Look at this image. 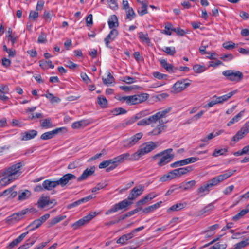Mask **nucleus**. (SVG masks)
Listing matches in <instances>:
<instances>
[{"label": "nucleus", "mask_w": 249, "mask_h": 249, "mask_svg": "<svg viewBox=\"0 0 249 249\" xmlns=\"http://www.w3.org/2000/svg\"><path fill=\"white\" fill-rule=\"evenodd\" d=\"M144 190V186L142 184L139 185L138 187H134L129 194L127 199H124L118 203L114 205L109 210L106 211L105 214L109 215L131 205L133 203L132 201L142 195Z\"/></svg>", "instance_id": "f257e3e1"}, {"label": "nucleus", "mask_w": 249, "mask_h": 249, "mask_svg": "<svg viewBox=\"0 0 249 249\" xmlns=\"http://www.w3.org/2000/svg\"><path fill=\"white\" fill-rule=\"evenodd\" d=\"M129 157V153L122 154L112 159H109L101 162L99 165L100 169L106 168L107 172L116 168L119 164L123 163Z\"/></svg>", "instance_id": "f03ea898"}, {"label": "nucleus", "mask_w": 249, "mask_h": 249, "mask_svg": "<svg viewBox=\"0 0 249 249\" xmlns=\"http://www.w3.org/2000/svg\"><path fill=\"white\" fill-rule=\"evenodd\" d=\"M158 146V145L152 141L146 142L132 155H130L129 153L127 160L130 161L138 160L142 156L149 153Z\"/></svg>", "instance_id": "7ed1b4c3"}, {"label": "nucleus", "mask_w": 249, "mask_h": 249, "mask_svg": "<svg viewBox=\"0 0 249 249\" xmlns=\"http://www.w3.org/2000/svg\"><path fill=\"white\" fill-rule=\"evenodd\" d=\"M149 97L148 94L142 93L134 95L120 97L119 100L122 102H125L128 105H135L145 102Z\"/></svg>", "instance_id": "20e7f679"}, {"label": "nucleus", "mask_w": 249, "mask_h": 249, "mask_svg": "<svg viewBox=\"0 0 249 249\" xmlns=\"http://www.w3.org/2000/svg\"><path fill=\"white\" fill-rule=\"evenodd\" d=\"M173 149L168 148L163 150L152 156L153 160H156L158 157H160L158 162V165L162 167L170 162L174 157V154L172 153Z\"/></svg>", "instance_id": "39448f33"}, {"label": "nucleus", "mask_w": 249, "mask_h": 249, "mask_svg": "<svg viewBox=\"0 0 249 249\" xmlns=\"http://www.w3.org/2000/svg\"><path fill=\"white\" fill-rule=\"evenodd\" d=\"M22 167V163L18 162L6 169L4 172L5 177L2 179V180L7 179L8 181H11L15 179L16 176H18L20 175L21 172H20V170Z\"/></svg>", "instance_id": "423d86ee"}, {"label": "nucleus", "mask_w": 249, "mask_h": 249, "mask_svg": "<svg viewBox=\"0 0 249 249\" xmlns=\"http://www.w3.org/2000/svg\"><path fill=\"white\" fill-rule=\"evenodd\" d=\"M222 74L227 80L235 83L240 82L244 76L242 72L233 70L224 71L222 72Z\"/></svg>", "instance_id": "0eeeda50"}, {"label": "nucleus", "mask_w": 249, "mask_h": 249, "mask_svg": "<svg viewBox=\"0 0 249 249\" xmlns=\"http://www.w3.org/2000/svg\"><path fill=\"white\" fill-rule=\"evenodd\" d=\"M191 84V80L188 78L183 79L177 81L172 86L171 92L178 93L184 90Z\"/></svg>", "instance_id": "6e6552de"}, {"label": "nucleus", "mask_w": 249, "mask_h": 249, "mask_svg": "<svg viewBox=\"0 0 249 249\" xmlns=\"http://www.w3.org/2000/svg\"><path fill=\"white\" fill-rule=\"evenodd\" d=\"M142 136L143 134L142 132L136 133L130 138L123 140L121 143L124 148H130L136 144Z\"/></svg>", "instance_id": "1a4fd4ad"}, {"label": "nucleus", "mask_w": 249, "mask_h": 249, "mask_svg": "<svg viewBox=\"0 0 249 249\" xmlns=\"http://www.w3.org/2000/svg\"><path fill=\"white\" fill-rule=\"evenodd\" d=\"M236 171V170H229L227 171L226 173L218 175L212 179L210 180L208 182L210 187H212L214 186L217 185L219 182H222V181L225 180L228 178L231 175H232Z\"/></svg>", "instance_id": "9d476101"}, {"label": "nucleus", "mask_w": 249, "mask_h": 249, "mask_svg": "<svg viewBox=\"0 0 249 249\" xmlns=\"http://www.w3.org/2000/svg\"><path fill=\"white\" fill-rule=\"evenodd\" d=\"M97 213L95 212H90L89 214L85 216L82 218L73 223L71 226L73 230H77L82 226L85 225L92 219L96 215Z\"/></svg>", "instance_id": "9b49d317"}, {"label": "nucleus", "mask_w": 249, "mask_h": 249, "mask_svg": "<svg viewBox=\"0 0 249 249\" xmlns=\"http://www.w3.org/2000/svg\"><path fill=\"white\" fill-rule=\"evenodd\" d=\"M144 227L143 226H141L137 228H136L132 231L131 232L128 234H124L120 237L116 241L118 244H121L122 245L126 244V242L132 239L134 236V234L136 232H139L142 230L144 229Z\"/></svg>", "instance_id": "f8f14e48"}, {"label": "nucleus", "mask_w": 249, "mask_h": 249, "mask_svg": "<svg viewBox=\"0 0 249 249\" xmlns=\"http://www.w3.org/2000/svg\"><path fill=\"white\" fill-rule=\"evenodd\" d=\"M29 210L28 209L22 210L18 213H14L10 216H8L6 221L7 223H11L13 221H18L23 218Z\"/></svg>", "instance_id": "ddd939ff"}, {"label": "nucleus", "mask_w": 249, "mask_h": 249, "mask_svg": "<svg viewBox=\"0 0 249 249\" xmlns=\"http://www.w3.org/2000/svg\"><path fill=\"white\" fill-rule=\"evenodd\" d=\"M52 204L54 206L56 204V201L55 199H50L49 196H41L37 201L38 207L39 208H44L47 206Z\"/></svg>", "instance_id": "4468645a"}, {"label": "nucleus", "mask_w": 249, "mask_h": 249, "mask_svg": "<svg viewBox=\"0 0 249 249\" xmlns=\"http://www.w3.org/2000/svg\"><path fill=\"white\" fill-rule=\"evenodd\" d=\"M170 111L169 109H166L162 111H159L154 115L146 118L148 124L149 125L152 123H156L158 120L165 117L166 113Z\"/></svg>", "instance_id": "2eb2a0df"}, {"label": "nucleus", "mask_w": 249, "mask_h": 249, "mask_svg": "<svg viewBox=\"0 0 249 249\" xmlns=\"http://www.w3.org/2000/svg\"><path fill=\"white\" fill-rule=\"evenodd\" d=\"M249 131L248 129L244 124L241 128L232 138L231 142H233L234 144L235 143L244 138L249 133Z\"/></svg>", "instance_id": "dca6fc26"}, {"label": "nucleus", "mask_w": 249, "mask_h": 249, "mask_svg": "<svg viewBox=\"0 0 249 249\" xmlns=\"http://www.w3.org/2000/svg\"><path fill=\"white\" fill-rule=\"evenodd\" d=\"M118 35V31L117 30L112 29L109 33L108 35L104 39L106 46L109 48H112V47L109 45V44L111 42L114 41L116 39Z\"/></svg>", "instance_id": "f3484780"}, {"label": "nucleus", "mask_w": 249, "mask_h": 249, "mask_svg": "<svg viewBox=\"0 0 249 249\" xmlns=\"http://www.w3.org/2000/svg\"><path fill=\"white\" fill-rule=\"evenodd\" d=\"M63 129H65V127H60L53 130L52 131L43 133L40 139L43 140H47L53 138L55 135L62 132Z\"/></svg>", "instance_id": "a211bd4d"}, {"label": "nucleus", "mask_w": 249, "mask_h": 249, "mask_svg": "<svg viewBox=\"0 0 249 249\" xmlns=\"http://www.w3.org/2000/svg\"><path fill=\"white\" fill-rule=\"evenodd\" d=\"M76 176L73 174L68 173L63 175L59 179L57 180L58 185L64 187L67 185L70 180L76 178Z\"/></svg>", "instance_id": "6ab92c4d"}, {"label": "nucleus", "mask_w": 249, "mask_h": 249, "mask_svg": "<svg viewBox=\"0 0 249 249\" xmlns=\"http://www.w3.org/2000/svg\"><path fill=\"white\" fill-rule=\"evenodd\" d=\"M37 135V131L36 130H30L21 133V141H28L34 138Z\"/></svg>", "instance_id": "aec40b11"}, {"label": "nucleus", "mask_w": 249, "mask_h": 249, "mask_svg": "<svg viewBox=\"0 0 249 249\" xmlns=\"http://www.w3.org/2000/svg\"><path fill=\"white\" fill-rule=\"evenodd\" d=\"M94 197L92 196V195H89L86 197H83L80 199H79L77 201H76L72 203H71L67 205V208L68 209H71L73 207H76L82 203L87 202L93 198Z\"/></svg>", "instance_id": "412c9836"}, {"label": "nucleus", "mask_w": 249, "mask_h": 249, "mask_svg": "<svg viewBox=\"0 0 249 249\" xmlns=\"http://www.w3.org/2000/svg\"><path fill=\"white\" fill-rule=\"evenodd\" d=\"M95 172V168L94 167H91L90 169L87 168L85 169L83 173L77 178V181L81 182L86 180L88 177L91 176Z\"/></svg>", "instance_id": "4be33fe9"}, {"label": "nucleus", "mask_w": 249, "mask_h": 249, "mask_svg": "<svg viewBox=\"0 0 249 249\" xmlns=\"http://www.w3.org/2000/svg\"><path fill=\"white\" fill-rule=\"evenodd\" d=\"M157 196V195L154 193H151L145 196L143 198L139 200L137 203L136 206L137 207L141 206L146 204L148 201L151 200Z\"/></svg>", "instance_id": "5701e85b"}, {"label": "nucleus", "mask_w": 249, "mask_h": 249, "mask_svg": "<svg viewBox=\"0 0 249 249\" xmlns=\"http://www.w3.org/2000/svg\"><path fill=\"white\" fill-rule=\"evenodd\" d=\"M43 185L45 190L51 191L58 185L57 180L52 181L47 179L43 182Z\"/></svg>", "instance_id": "b1692460"}, {"label": "nucleus", "mask_w": 249, "mask_h": 249, "mask_svg": "<svg viewBox=\"0 0 249 249\" xmlns=\"http://www.w3.org/2000/svg\"><path fill=\"white\" fill-rule=\"evenodd\" d=\"M196 184V182L194 180L187 182H183L180 184L178 188H181L183 191H190L193 189Z\"/></svg>", "instance_id": "393cba45"}, {"label": "nucleus", "mask_w": 249, "mask_h": 249, "mask_svg": "<svg viewBox=\"0 0 249 249\" xmlns=\"http://www.w3.org/2000/svg\"><path fill=\"white\" fill-rule=\"evenodd\" d=\"M137 2L141 4V6L139 7L137 12L140 16H143L147 13L148 3L147 1H141L137 0Z\"/></svg>", "instance_id": "a878e982"}, {"label": "nucleus", "mask_w": 249, "mask_h": 249, "mask_svg": "<svg viewBox=\"0 0 249 249\" xmlns=\"http://www.w3.org/2000/svg\"><path fill=\"white\" fill-rule=\"evenodd\" d=\"M108 27L110 29H115L119 26L118 18L115 15H112L108 21Z\"/></svg>", "instance_id": "bb28decb"}, {"label": "nucleus", "mask_w": 249, "mask_h": 249, "mask_svg": "<svg viewBox=\"0 0 249 249\" xmlns=\"http://www.w3.org/2000/svg\"><path fill=\"white\" fill-rule=\"evenodd\" d=\"M167 128L166 125L164 124H159L157 126L150 132L153 135H158L164 131Z\"/></svg>", "instance_id": "cd10ccee"}, {"label": "nucleus", "mask_w": 249, "mask_h": 249, "mask_svg": "<svg viewBox=\"0 0 249 249\" xmlns=\"http://www.w3.org/2000/svg\"><path fill=\"white\" fill-rule=\"evenodd\" d=\"M210 186L207 183L206 184L203 185L200 187L197 190V193L200 195V196H203L205 194H208L210 192Z\"/></svg>", "instance_id": "c85d7f7f"}, {"label": "nucleus", "mask_w": 249, "mask_h": 249, "mask_svg": "<svg viewBox=\"0 0 249 249\" xmlns=\"http://www.w3.org/2000/svg\"><path fill=\"white\" fill-rule=\"evenodd\" d=\"M31 192L28 190H25L24 191L18 192V200L23 201L29 198L31 196Z\"/></svg>", "instance_id": "c756f323"}, {"label": "nucleus", "mask_w": 249, "mask_h": 249, "mask_svg": "<svg viewBox=\"0 0 249 249\" xmlns=\"http://www.w3.org/2000/svg\"><path fill=\"white\" fill-rule=\"evenodd\" d=\"M235 93V91H231L227 94L224 95L220 97H216V95H214L213 97H215L216 98V100L218 104H221L224 102L227 101L229 98H230L232 96H233Z\"/></svg>", "instance_id": "7c9ffc66"}, {"label": "nucleus", "mask_w": 249, "mask_h": 249, "mask_svg": "<svg viewBox=\"0 0 249 249\" xmlns=\"http://www.w3.org/2000/svg\"><path fill=\"white\" fill-rule=\"evenodd\" d=\"M186 206V204L185 203H177L176 204L173 205L171 207L167 209V212L170 213L172 211H178L181 210L184 208Z\"/></svg>", "instance_id": "2f4dec72"}, {"label": "nucleus", "mask_w": 249, "mask_h": 249, "mask_svg": "<svg viewBox=\"0 0 249 249\" xmlns=\"http://www.w3.org/2000/svg\"><path fill=\"white\" fill-rule=\"evenodd\" d=\"M179 177L181 176L187 174L188 173L192 171L193 170V167L192 166H188L185 167H181L177 169Z\"/></svg>", "instance_id": "473e14b6"}, {"label": "nucleus", "mask_w": 249, "mask_h": 249, "mask_svg": "<svg viewBox=\"0 0 249 249\" xmlns=\"http://www.w3.org/2000/svg\"><path fill=\"white\" fill-rule=\"evenodd\" d=\"M162 203L161 201H159L152 205L149 206L143 209V213H147L153 212L158 208Z\"/></svg>", "instance_id": "72a5a7b5"}, {"label": "nucleus", "mask_w": 249, "mask_h": 249, "mask_svg": "<svg viewBox=\"0 0 249 249\" xmlns=\"http://www.w3.org/2000/svg\"><path fill=\"white\" fill-rule=\"evenodd\" d=\"M66 218V215H58L54 217L49 222V227H52L57 223L60 222L62 220H64Z\"/></svg>", "instance_id": "f704fd0d"}, {"label": "nucleus", "mask_w": 249, "mask_h": 249, "mask_svg": "<svg viewBox=\"0 0 249 249\" xmlns=\"http://www.w3.org/2000/svg\"><path fill=\"white\" fill-rule=\"evenodd\" d=\"M35 237H31L23 245L18 247V249H27L35 243Z\"/></svg>", "instance_id": "c9c22d12"}, {"label": "nucleus", "mask_w": 249, "mask_h": 249, "mask_svg": "<svg viewBox=\"0 0 249 249\" xmlns=\"http://www.w3.org/2000/svg\"><path fill=\"white\" fill-rule=\"evenodd\" d=\"M40 125L41 127L44 128H51L53 126L52 120L50 118H46L40 121Z\"/></svg>", "instance_id": "e433bc0d"}, {"label": "nucleus", "mask_w": 249, "mask_h": 249, "mask_svg": "<svg viewBox=\"0 0 249 249\" xmlns=\"http://www.w3.org/2000/svg\"><path fill=\"white\" fill-rule=\"evenodd\" d=\"M161 66L166 69L168 72H172L173 71V66L172 64L167 63L166 59H160V60Z\"/></svg>", "instance_id": "4c0bfd02"}, {"label": "nucleus", "mask_w": 249, "mask_h": 249, "mask_svg": "<svg viewBox=\"0 0 249 249\" xmlns=\"http://www.w3.org/2000/svg\"><path fill=\"white\" fill-rule=\"evenodd\" d=\"M41 225V223L37 219L33 221L30 224H29L26 227V229H28L29 231H32L39 228Z\"/></svg>", "instance_id": "58836bf2"}, {"label": "nucleus", "mask_w": 249, "mask_h": 249, "mask_svg": "<svg viewBox=\"0 0 249 249\" xmlns=\"http://www.w3.org/2000/svg\"><path fill=\"white\" fill-rule=\"evenodd\" d=\"M138 36L140 39L143 42L149 44L150 42V39L148 37L147 33L143 34V32H141L138 33Z\"/></svg>", "instance_id": "ea45409f"}, {"label": "nucleus", "mask_w": 249, "mask_h": 249, "mask_svg": "<svg viewBox=\"0 0 249 249\" xmlns=\"http://www.w3.org/2000/svg\"><path fill=\"white\" fill-rule=\"evenodd\" d=\"M244 111L240 112L233 117L227 124L228 126H231L235 122H237L242 117Z\"/></svg>", "instance_id": "a19ab883"}, {"label": "nucleus", "mask_w": 249, "mask_h": 249, "mask_svg": "<svg viewBox=\"0 0 249 249\" xmlns=\"http://www.w3.org/2000/svg\"><path fill=\"white\" fill-rule=\"evenodd\" d=\"M214 209L213 203L208 204L202 210V213L210 214Z\"/></svg>", "instance_id": "79ce46f5"}, {"label": "nucleus", "mask_w": 249, "mask_h": 249, "mask_svg": "<svg viewBox=\"0 0 249 249\" xmlns=\"http://www.w3.org/2000/svg\"><path fill=\"white\" fill-rule=\"evenodd\" d=\"M125 12L126 15V19H128L130 21L132 20L136 17L135 13L132 7L125 10Z\"/></svg>", "instance_id": "37998d69"}, {"label": "nucleus", "mask_w": 249, "mask_h": 249, "mask_svg": "<svg viewBox=\"0 0 249 249\" xmlns=\"http://www.w3.org/2000/svg\"><path fill=\"white\" fill-rule=\"evenodd\" d=\"M248 213V210L243 209L239 213H237L235 215L232 217V220L237 221L238 220L242 218L245 214Z\"/></svg>", "instance_id": "c03bdc74"}, {"label": "nucleus", "mask_w": 249, "mask_h": 249, "mask_svg": "<svg viewBox=\"0 0 249 249\" xmlns=\"http://www.w3.org/2000/svg\"><path fill=\"white\" fill-rule=\"evenodd\" d=\"M97 103L102 108H105L107 107V100L106 97L100 96L97 98Z\"/></svg>", "instance_id": "a18cd8bd"}, {"label": "nucleus", "mask_w": 249, "mask_h": 249, "mask_svg": "<svg viewBox=\"0 0 249 249\" xmlns=\"http://www.w3.org/2000/svg\"><path fill=\"white\" fill-rule=\"evenodd\" d=\"M102 80L104 84L107 85L114 82V78L110 72H108L107 78H103Z\"/></svg>", "instance_id": "49530a36"}, {"label": "nucleus", "mask_w": 249, "mask_h": 249, "mask_svg": "<svg viewBox=\"0 0 249 249\" xmlns=\"http://www.w3.org/2000/svg\"><path fill=\"white\" fill-rule=\"evenodd\" d=\"M193 69L196 73H201L206 70L205 66L198 64L195 65L193 67Z\"/></svg>", "instance_id": "de8ad7c7"}, {"label": "nucleus", "mask_w": 249, "mask_h": 249, "mask_svg": "<svg viewBox=\"0 0 249 249\" xmlns=\"http://www.w3.org/2000/svg\"><path fill=\"white\" fill-rule=\"evenodd\" d=\"M227 152V148H223L220 149H215L213 152L212 156L213 157H218L220 155H224L225 153Z\"/></svg>", "instance_id": "09e8293b"}, {"label": "nucleus", "mask_w": 249, "mask_h": 249, "mask_svg": "<svg viewBox=\"0 0 249 249\" xmlns=\"http://www.w3.org/2000/svg\"><path fill=\"white\" fill-rule=\"evenodd\" d=\"M249 244V237L246 239L245 240L242 241L237 244L235 246L236 249H240L242 248L246 247L247 245Z\"/></svg>", "instance_id": "8fccbe9b"}, {"label": "nucleus", "mask_w": 249, "mask_h": 249, "mask_svg": "<svg viewBox=\"0 0 249 249\" xmlns=\"http://www.w3.org/2000/svg\"><path fill=\"white\" fill-rule=\"evenodd\" d=\"M162 51L171 56H173L176 53L175 47H165L162 49Z\"/></svg>", "instance_id": "3c124183"}, {"label": "nucleus", "mask_w": 249, "mask_h": 249, "mask_svg": "<svg viewBox=\"0 0 249 249\" xmlns=\"http://www.w3.org/2000/svg\"><path fill=\"white\" fill-rule=\"evenodd\" d=\"M53 13L52 11L45 10L43 18L47 22H50L52 19V16Z\"/></svg>", "instance_id": "603ef678"}, {"label": "nucleus", "mask_w": 249, "mask_h": 249, "mask_svg": "<svg viewBox=\"0 0 249 249\" xmlns=\"http://www.w3.org/2000/svg\"><path fill=\"white\" fill-rule=\"evenodd\" d=\"M227 246V245L225 243H220V242H217L211 246L209 249H225Z\"/></svg>", "instance_id": "864d4df0"}, {"label": "nucleus", "mask_w": 249, "mask_h": 249, "mask_svg": "<svg viewBox=\"0 0 249 249\" xmlns=\"http://www.w3.org/2000/svg\"><path fill=\"white\" fill-rule=\"evenodd\" d=\"M112 112L113 113V115H119L121 114H125L127 112V111L123 108L118 107L114 109L112 111Z\"/></svg>", "instance_id": "5fc2aeb1"}, {"label": "nucleus", "mask_w": 249, "mask_h": 249, "mask_svg": "<svg viewBox=\"0 0 249 249\" xmlns=\"http://www.w3.org/2000/svg\"><path fill=\"white\" fill-rule=\"evenodd\" d=\"M16 186H13L12 187L8 188V189L5 190V191H8L7 192V195H9V196L11 198L15 197L17 195V192L16 191H14V188Z\"/></svg>", "instance_id": "6e6d98bb"}, {"label": "nucleus", "mask_w": 249, "mask_h": 249, "mask_svg": "<svg viewBox=\"0 0 249 249\" xmlns=\"http://www.w3.org/2000/svg\"><path fill=\"white\" fill-rule=\"evenodd\" d=\"M220 58L224 61H228L233 59L234 56L231 53L224 54L221 55Z\"/></svg>", "instance_id": "4d7b16f0"}, {"label": "nucleus", "mask_w": 249, "mask_h": 249, "mask_svg": "<svg viewBox=\"0 0 249 249\" xmlns=\"http://www.w3.org/2000/svg\"><path fill=\"white\" fill-rule=\"evenodd\" d=\"M142 114H144V112H141L140 114H136L135 118H130L129 120L126 122V125H130L133 124L137 119H139L141 115H142Z\"/></svg>", "instance_id": "13d9d810"}, {"label": "nucleus", "mask_w": 249, "mask_h": 249, "mask_svg": "<svg viewBox=\"0 0 249 249\" xmlns=\"http://www.w3.org/2000/svg\"><path fill=\"white\" fill-rule=\"evenodd\" d=\"M142 114H144V112H141L140 114H136L135 118H130L129 120L126 122V125H130L133 124L137 119H139L141 115H142Z\"/></svg>", "instance_id": "bf43d9fd"}, {"label": "nucleus", "mask_w": 249, "mask_h": 249, "mask_svg": "<svg viewBox=\"0 0 249 249\" xmlns=\"http://www.w3.org/2000/svg\"><path fill=\"white\" fill-rule=\"evenodd\" d=\"M171 175L170 174V172H169L167 174L164 175L163 176H161L160 178V182H165L167 181L171 180L172 179V178L171 177Z\"/></svg>", "instance_id": "052dcab7"}, {"label": "nucleus", "mask_w": 249, "mask_h": 249, "mask_svg": "<svg viewBox=\"0 0 249 249\" xmlns=\"http://www.w3.org/2000/svg\"><path fill=\"white\" fill-rule=\"evenodd\" d=\"M85 121L81 120L77 122H74L72 124V128L73 129L80 128L81 126L85 125Z\"/></svg>", "instance_id": "680f3d73"}, {"label": "nucleus", "mask_w": 249, "mask_h": 249, "mask_svg": "<svg viewBox=\"0 0 249 249\" xmlns=\"http://www.w3.org/2000/svg\"><path fill=\"white\" fill-rule=\"evenodd\" d=\"M109 4V7L112 10H116L118 9V6L117 1L115 0H107Z\"/></svg>", "instance_id": "e2e57ef3"}, {"label": "nucleus", "mask_w": 249, "mask_h": 249, "mask_svg": "<svg viewBox=\"0 0 249 249\" xmlns=\"http://www.w3.org/2000/svg\"><path fill=\"white\" fill-rule=\"evenodd\" d=\"M235 43L232 42H227L223 44V47L227 50L233 49L235 47Z\"/></svg>", "instance_id": "0e129e2a"}, {"label": "nucleus", "mask_w": 249, "mask_h": 249, "mask_svg": "<svg viewBox=\"0 0 249 249\" xmlns=\"http://www.w3.org/2000/svg\"><path fill=\"white\" fill-rule=\"evenodd\" d=\"M153 75L154 77L158 79H163L167 77L166 74H162L158 71L153 72Z\"/></svg>", "instance_id": "69168bd1"}, {"label": "nucleus", "mask_w": 249, "mask_h": 249, "mask_svg": "<svg viewBox=\"0 0 249 249\" xmlns=\"http://www.w3.org/2000/svg\"><path fill=\"white\" fill-rule=\"evenodd\" d=\"M172 25L171 24H168L165 27L164 33L167 35H171L172 33L171 31H173Z\"/></svg>", "instance_id": "338daca9"}, {"label": "nucleus", "mask_w": 249, "mask_h": 249, "mask_svg": "<svg viewBox=\"0 0 249 249\" xmlns=\"http://www.w3.org/2000/svg\"><path fill=\"white\" fill-rule=\"evenodd\" d=\"M38 42L39 43H43L46 42V35L45 33L42 32L39 36L38 38Z\"/></svg>", "instance_id": "774afa93"}]
</instances>
